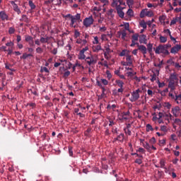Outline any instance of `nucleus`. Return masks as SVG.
Returning <instances> with one entry per match:
<instances>
[{
    "mask_svg": "<svg viewBox=\"0 0 181 181\" xmlns=\"http://www.w3.org/2000/svg\"><path fill=\"white\" fill-rule=\"evenodd\" d=\"M99 2H101V4H103V6H105L107 5H109L110 1L108 0H98Z\"/></svg>",
    "mask_w": 181,
    "mask_h": 181,
    "instance_id": "obj_41",
    "label": "nucleus"
},
{
    "mask_svg": "<svg viewBox=\"0 0 181 181\" xmlns=\"http://www.w3.org/2000/svg\"><path fill=\"white\" fill-rule=\"evenodd\" d=\"M32 54H26V53H24L22 57H21V59H23L24 60L28 59V57H32Z\"/></svg>",
    "mask_w": 181,
    "mask_h": 181,
    "instance_id": "obj_37",
    "label": "nucleus"
},
{
    "mask_svg": "<svg viewBox=\"0 0 181 181\" xmlns=\"http://www.w3.org/2000/svg\"><path fill=\"white\" fill-rule=\"evenodd\" d=\"M116 84H117L118 87L123 88L124 87V82L121 80H116Z\"/></svg>",
    "mask_w": 181,
    "mask_h": 181,
    "instance_id": "obj_33",
    "label": "nucleus"
},
{
    "mask_svg": "<svg viewBox=\"0 0 181 181\" xmlns=\"http://www.w3.org/2000/svg\"><path fill=\"white\" fill-rule=\"evenodd\" d=\"M76 43L78 45H81V46L83 47V46H86V45H87V40H83L81 38H78L76 40Z\"/></svg>",
    "mask_w": 181,
    "mask_h": 181,
    "instance_id": "obj_19",
    "label": "nucleus"
},
{
    "mask_svg": "<svg viewBox=\"0 0 181 181\" xmlns=\"http://www.w3.org/2000/svg\"><path fill=\"white\" fill-rule=\"evenodd\" d=\"M139 24L143 29H146V23H145V21H141Z\"/></svg>",
    "mask_w": 181,
    "mask_h": 181,
    "instance_id": "obj_48",
    "label": "nucleus"
},
{
    "mask_svg": "<svg viewBox=\"0 0 181 181\" xmlns=\"http://www.w3.org/2000/svg\"><path fill=\"white\" fill-rule=\"evenodd\" d=\"M88 66H93L97 63V56H94L89 53V56L84 59Z\"/></svg>",
    "mask_w": 181,
    "mask_h": 181,
    "instance_id": "obj_1",
    "label": "nucleus"
},
{
    "mask_svg": "<svg viewBox=\"0 0 181 181\" xmlns=\"http://www.w3.org/2000/svg\"><path fill=\"white\" fill-rule=\"evenodd\" d=\"M146 130L147 132H153V127H152V125L147 124L146 125Z\"/></svg>",
    "mask_w": 181,
    "mask_h": 181,
    "instance_id": "obj_26",
    "label": "nucleus"
},
{
    "mask_svg": "<svg viewBox=\"0 0 181 181\" xmlns=\"http://www.w3.org/2000/svg\"><path fill=\"white\" fill-rule=\"evenodd\" d=\"M139 93H141V90L139 89H137L132 93L131 98L132 101H136V100L139 98Z\"/></svg>",
    "mask_w": 181,
    "mask_h": 181,
    "instance_id": "obj_10",
    "label": "nucleus"
},
{
    "mask_svg": "<svg viewBox=\"0 0 181 181\" xmlns=\"http://www.w3.org/2000/svg\"><path fill=\"white\" fill-rule=\"evenodd\" d=\"M101 83L103 84L104 86H107L108 85V81H107V79H101L100 80Z\"/></svg>",
    "mask_w": 181,
    "mask_h": 181,
    "instance_id": "obj_56",
    "label": "nucleus"
},
{
    "mask_svg": "<svg viewBox=\"0 0 181 181\" xmlns=\"http://www.w3.org/2000/svg\"><path fill=\"white\" fill-rule=\"evenodd\" d=\"M124 132L126 135H131V130L129 129H124Z\"/></svg>",
    "mask_w": 181,
    "mask_h": 181,
    "instance_id": "obj_64",
    "label": "nucleus"
},
{
    "mask_svg": "<svg viewBox=\"0 0 181 181\" xmlns=\"http://www.w3.org/2000/svg\"><path fill=\"white\" fill-rule=\"evenodd\" d=\"M173 117V116L170 113H168V114L165 113L164 119L165 121L167 122H166L167 124L170 123V120L172 119Z\"/></svg>",
    "mask_w": 181,
    "mask_h": 181,
    "instance_id": "obj_14",
    "label": "nucleus"
},
{
    "mask_svg": "<svg viewBox=\"0 0 181 181\" xmlns=\"http://www.w3.org/2000/svg\"><path fill=\"white\" fill-rule=\"evenodd\" d=\"M119 2H121V0H112V6H113V8H118V6H121L119 5Z\"/></svg>",
    "mask_w": 181,
    "mask_h": 181,
    "instance_id": "obj_21",
    "label": "nucleus"
},
{
    "mask_svg": "<svg viewBox=\"0 0 181 181\" xmlns=\"http://www.w3.org/2000/svg\"><path fill=\"white\" fill-rule=\"evenodd\" d=\"M40 71L41 73H43V71H45V73H49V69L47 67L44 66L41 67Z\"/></svg>",
    "mask_w": 181,
    "mask_h": 181,
    "instance_id": "obj_52",
    "label": "nucleus"
},
{
    "mask_svg": "<svg viewBox=\"0 0 181 181\" xmlns=\"http://www.w3.org/2000/svg\"><path fill=\"white\" fill-rule=\"evenodd\" d=\"M123 9H125V7L118 6L116 8V11H117V15H119V18H124V16H125V13L122 11Z\"/></svg>",
    "mask_w": 181,
    "mask_h": 181,
    "instance_id": "obj_12",
    "label": "nucleus"
},
{
    "mask_svg": "<svg viewBox=\"0 0 181 181\" xmlns=\"http://www.w3.org/2000/svg\"><path fill=\"white\" fill-rule=\"evenodd\" d=\"M107 36H110V34H103L101 35V40L104 41V40H108V38H107Z\"/></svg>",
    "mask_w": 181,
    "mask_h": 181,
    "instance_id": "obj_47",
    "label": "nucleus"
},
{
    "mask_svg": "<svg viewBox=\"0 0 181 181\" xmlns=\"http://www.w3.org/2000/svg\"><path fill=\"white\" fill-rule=\"evenodd\" d=\"M13 10L15 11V12H17V13H21V9H19V7H18L17 4H14V6H13Z\"/></svg>",
    "mask_w": 181,
    "mask_h": 181,
    "instance_id": "obj_39",
    "label": "nucleus"
},
{
    "mask_svg": "<svg viewBox=\"0 0 181 181\" xmlns=\"http://www.w3.org/2000/svg\"><path fill=\"white\" fill-rule=\"evenodd\" d=\"M117 37H121L123 40H125V37H127V31H118L117 32Z\"/></svg>",
    "mask_w": 181,
    "mask_h": 181,
    "instance_id": "obj_16",
    "label": "nucleus"
},
{
    "mask_svg": "<svg viewBox=\"0 0 181 181\" xmlns=\"http://www.w3.org/2000/svg\"><path fill=\"white\" fill-rule=\"evenodd\" d=\"M5 66H6V69H7V70H11V71H15V69H11V64H5Z\"/></svg>",
    "mask_w": 181,
    "mask_h": 181,
    "instance_id": "obj_54",
    "label": "nucleus"
},
{
    "mask_svg": "<svg viewBox=\"0 0 181 181\" xmlns=\"http://www.w3.org/2000/svg\"><path fill=\"white\" fill-rule=\"evenodd\" d=\"M126 74L127 75V77H134V76L136 74V73H135L134 71H128Z\"/></svg>",
    "mask_w": 181,
    "mask_h": 181,
    "instance_id": "obj_42",
    "label": "nucleus"
},
{
    "mask_svg": "<svg viewBox=\"0 0 181 181\" xmlns=\"http://www.w3.org/2000/svg\"><path fill=\"white\" fill-rule=\"evenodd\" d=\"M126 62H127V64L132 66V64L134 63V57L130 54L127 55Z\"/></svg>",
    "mask_w": 181,
    "mask_h": 181,
    "instance_id": "obj_15",
    "label": "nucleus"
},
{
    "mask_svg": "<svg viewBox=\"0 0 181 181\" xmlns=\"http://www.w3.org/2000/svg\"><path fill=\"white\" fill-rule=\"evenodd\" d=\"M165 21H166V16H160L159 17V21L160 22V23H162L163 25H165Z\"/></svg>",
    "mask_w": 181,
    "mask_h": 181,
    "instance_id": "obj_30",
    "label": "nucleus"
},
{
    "mask_svg": "<svg viewBox=\"0 0 181 181\" xmlns=\"http://www.w3.org/2000/svg\"><path fill=\"white\" fill-rule=\"evenodd\" d=\"M139 37V35H138V34H135L132 36V42H135L136 43V42H138V38Z\"/></svg>",
    "mask_w": 181,
    "mask_h": 181,
    "instance_id": "obj_38",
    "label": "nucleus"
},
{
    "mask_svg": "<svg viewBox=\"0 0 181 181\" xmlns=\"http://www.w3.org/2000/svg\"><path fill=\"white\" fill-rule=\"evenodd\" d=\"M93 49V52H94L95 53H98V52L100 50H101V45L98 44V45H93L92 47Z\"/></svg>",
    "mask_w": 181,
    "mask_h": 181,
    "instance_id": "obj_20",
    "label": "nucleus"
},
{
    "mask_svg": "<svg viewBox=\"0 0 181 181\" xmlns=\"http://www.w3.org/2000/svg\"><path fill=\"white\" fill-rule=\"evenodd\" d=\"M181 49V46L180 45H177L173 47L170 49V53L173 54H176Z\"/></svg>",
    "mask_w": 181,
    "mask_h": 181,
    "instance_id": "obj_13",
    "label": "nucleus"
},
{
    "mask_svg": "<svg viewBox=\"0 0 181 181\" xmlns=\"http://www.w3.org/2000/svg\"><path fill=\"white\" fill-rule=\"evenodd\" d=\"M168 87L172 90V91H173L175 90V83L170 82L168 84Z\"/></svg>",
    "mask_w": 181,
    "mask_h": 181,
    "instance_id": "obj_44",
    "label": "nucleus"
},
{
    "mask_svg": "<svg viewBox=\"0 0 181 181\" xmlns=\"http://www.w3.org/2000/svg\"><path fill=\"white\" fill-rule=\"evenodd\" d=\"M153 117L152 119H153V121H154V122L158 121V119H159V117H156V112H154L153 114Z\"/></svg>",
    "mask_w": 181,
    "mask_h": 181,
    "instance_id": "obj_57",
    "label": "nucleus"
},
{
    "mask_svg": "<svg viewBox=\"0 0 181 181\" xmlns=\"http://www.w3.org/2000/svg\"><path fill=\"white\" fill-rule=\"evenodd\" d=\"M106 74H107V78H108V80H110V78L112 77V75H111V73H110V71H107Z\"/></svg>",
    "mask_w": 181,
    "mask_h": 181,
    "instance_id": "obj_60",
    "label": "nucleus"
},
{
    "mask_svg": "<svg viewBox=\"0 0 181 181\" xmlns=\"http://www.w3.org/2000/svg\"><path fill=\"white\" fill-rule=\"evenodd\" d=\"M174 101H175L177 104H181V93L175 95V99H174Z\"/></svg>",
    "mask_w": 181,
    "mask_h": 181,
    "instance_id": "obj_22",
    "label": "nucleus"
},
{
    "mask_svg": "<svg viewBox=\"0 0 181 181\" xmlns=\"http://www.w3.org/2000/svg\"><path fill=\"white\" fill-rule=\"evenodd\" d=\"M160 42L166 43L168 42V37L160 35Z\"/></svg>",
    "mask_w": 181,
    "mask_h": 181,
    "instance_id": "obj_28",
    "label": "nucleus"
},
{
    "mask_svg": "<svg viewBox=\"0 0 181 181\" xmlns=\"http://www.w3.org/2000/svg\"><path fill=\"white\" fill-rule=\"evenodd\" d=\"M156 168H161L162 169L165 168L166 167V160L165 159H160V161L158 164H155Z\"/></svg>",
    "mask_w": 181,
    "mask_h": 181,
    "instance_id": "obj_11",
    "label": "nucleus"
},
{
    "mask_svg": "<svg viewBox=\"0 0 181 181\" xmlns=\"http://www.w3.org/2000/svg\"><path fill=\"white\" fill-rule=\"evenodd\" d=\"M117 141H119V142H122V141H124V134H119L117 139Z\"/></svg>",
    "mask_w": 181,
    "mask_h": 181,
    "instance_id": "obj_43",
    "label": "nucleus"
},
{
    "mask_svg": "<svg viewBox=\"0 0 181 181\" xmlns=\"http://www.w3.org/2000/svg\"><path fill=\"white\" fill-rule=\"evenodd\" d=\"M101 11V8L97 7V6H93L92 7L91 12L94 14V12H100Z\"/></svg>",
    "mask_w": 181,
    "mask_h": 181,
    "instance_id": "obj_35",
    "label": "nucleus"
},
{
    "mask_svg": "<svg viewBox=\"0 0 181 181\" xmlns=\"http://www.w3.org/2000/svg\"><path fill=\"white\" fill-rule=\"evenodd\" d=\"M127 16H129V18H132L134 16V11L129 8L128 11H127Z\"/></svg>",
    "mask_w": 181,
    "mask_h": 181,
    "instance_id": "obj_27",
    "label": "nucleus"
},
{
    "mask_svg": "<svg viewBox=\"0 0 181 181\" xmlns=\"http://www.w3.org/2000/svg\"><path fill=\"white\" fill-rule=\"evenodd\" d=\"M8 33H10V35H12V34L15 33V28H10L9 30H8Z\"/></svg>",
    "mask_w": 181,
    "mask_h": 181,
    "instance_id": "obj_62",
    "label": "nucleus"
},
{
    "mask_svg": "<svg viewBox=\"0 0 181 181\" xmlns=\"http://www.w3.org/2000/svg\"><path fill=\"white\" fill-rule=\"evenodd\" d=\"M127 4L128 5L129 8H131L132 5H134V0H127Z\"/></svg>",
    "mask_w": 181,
    "mask_h": 181,
    "instance_id": "obj_49",
    "label": "nucleus"
},
{
    "mask_svg": "<svg viewBox=\"0 0 181 181\" xmlns=\"http://www.w3.org/2000/svg\"><path fill=\"white\" fill-rule=\"evenodd\" d=\"M174 124H175V125H178V127L180 128H181V119L179 118H176L174 120Z\"/></svg>",
    "mask_w": 181,
    "mask_h": 181,
    "instance_id": "obj_32",
    "label": "nucleus"
},
{
    "mask_svg": "<svg viewBox=\"0 0 181 181\" xmlns=\"http://www.w3.org/2000/svg\"><path fill=\"white\" fill-rule=\"evenodd\" d=\"M25 42H30L33 39V37L30 35H25Z\"/></svg>",
    "mask_w": 181,
    "mask_h": 181,
    "instance_id": "obj_53",
    "label": "nucleus"
},
{
    "mask_svg": "<svg viewBox=\"0 0 181 181\" xmlns=\"http://www.w3.org/2000/svg\"><path fill=\"white\" fill-rule=\"evenodd\" d=\"M153 49V44L149 43L147 45V50L150 54H152Z\"/></svg>",
    "mask_w": 181,
    "mask_h": 181,
    "instance_id": "obj_23",
    "label": "nucleus"
},
{
    "mask_svg": "<svg viewBox=\"0 0 181 181\" xmlns=\"http://www.w3.org/2000/svg\"><path fill=\"white\" fill-rule=\"evenodd\" d=\"M145 16L152 18V16H153V11L152 10H148V8L143 9L140 13V18H145Z\"/></svg>",
    "mask_w": 181,
    "mask_h": 181,
    "instance_id": "obj_5",
    "label": "nucleus"
},
{
    "mask_svg": "<svg viewBox=\"0 0 181 181\" xmlns=\"http://www.w3.org/2000/svg\"><path fill=\"white\" fill-rule=\"evenodd\" d=\"M93 23L94 18H93V16L84 18L83 21V25L85 26V28H90Z\"/></svg>",
    "mask_w": 181,
    "mask_h": 181,
    "instance_id": "obj_4",
    "label": "nucleus"
},
{
    "mask_svg": "<svg viewBox=\"0 0 181 181\" xmlns=\"http://www.w3.org/2000/svg\"><path fill=\"white\" fill-rule=\"evenodd\" d=\"M93 45H100V41L98 40V37H94V40L93 41Z\"/></svg>",
    "mask_w": 181,
    "mask_h": 181,
    "instance_id": "obj_45",
    "label": "nucleus"
},
{
    "mask_svg": "<svg viewBox=\"0 0 181 181\" xmlns=\"http://www.w3.org/2000/svg\"><path fill=\"white\" fill-rule=\"evenodd\" d=\"M139 42L140 43H143L144 45H146L148 42V39H146V35H141L139 36Z\"/></svg>",
    "mask_w": 181,
    "mask_h": 181,
    "instance_id": "obj_18",
    "label": "nucleus"
},
{
    "mask_svg": "<svg viewBox=\"0 0 181 181\" xmlns=\"http://www.w3.org/2000/svg\"><path fill=\"white\" fill-rule=\"evenodd\" d=\"M144 148L148 151V152H151V146L148 142H146L143 144Z\"/></svg>",
    "mask_w": 181,
    "mask_h": 181,
    "instance_id": "obj_31",
    "label": "nucleus"
},
{
    "mask_svg": "<svg viewBox=\"0 0 181 181\" xmlns=\"http://www.w3.org/2000/svg\"><path fill=\"white\" fill-rule=\"evenodd\" d=\"M170 80H171L172 81H175V80L177 81V75L176 74V73H173L170 74Z\"/></svg>",
    "mask_w": 181,
    "mask_h": 181,
    "instance_id": "obj_24",
    "label": "nucleus"
},
{
    "mask_svg": "<svg viewBox=\"0 0 181 181\" xmlns=\"http://www.w3.org/2000/svg\"><path fill=\"white\" fill-rule=\"evenodd\" d=\"M170 139L173 142H177V136H176V134H173L170 136Z\"/></svg>",
    "mask_w": 181,
    "mask_h": 181,
    "instance_id": "obj_34",
    "label": "nucleus"
},
{
    "mask_svg": "<svg viewBox=\"0 0 181 181\" xmlns=\"http://www.w3.org/2000/svg\"><path fill=\"white\" fill-rule=\"evenodd\" d=\"M139 50H140V52L144 54V57H146V54L148 52L146 47H145L144 45H140L139 46Z\"/></svg>",
    "mask_w": 181,
    "mask_h": 181,
    "instance_id": "obj_17",
    "label": "nucleus"
},
{
    "mask_svg": "<svg viewBox=\"0 0 181 181\" xmlns=\"http://www.w3.org/2000/svg\"><path fill=\"white\" fill-rule=\"evenodd\" d=\"M160 129L162 131V132H168V127L165 125L160 126Z\"/></svg>",
    "mask_w": 181,
    "mask_h": 181,
    "instance_id": "obj_40",
    "label": "nucleus"
},
{
    "mask_svg": "<svg viewBox=\"0 0 181 181\" xmlns=\"http://www.w3.org/2000/svg\"><path fill=\"white\" fill-rule=\"evenodd\" d=\"M153 110L154 111H159V110H160V108H162V106L160 105H156L153 106Z\"/></svg>",
    "mask_w": 181,
    "mask_h": 181,
    "instance_id": "obj_46",
    "label": "nucleus"
},
{
    "mask_svg": "<svg viewBox=\"0 0 181 181\" xmlns=\"http://www.w3.org/2000/svg\"><path fill=\"white\" fill-rule=\"evenodd\" d=\"M164 117H165V113L160 112L158 113V119H160L161 118H164Z\"/></svg>",
    "mask_w": 181,
    "mask_h": 181,
    "instance_id": "obj_61",
    "label": "nucleus"
},
{
    "mask_svg": "<svg viewBox=\"0 0 181 181\" xmlns=\"http://www.w3.org/2000/svg\"><path fill=\"white\" fill-rule=\"evenodd\" d=\"M0 17L3 21H5V19H8V16L6 13H5V11L0 12Z\"/></svg>",
    "mask_w": 181,
    "mask_h": 181,
    "instance_id": "obj_29",
    "label": "nucleus"
},
{
    "mask_svg": "<svg viewBox=\"0 0 181 181\" xmlns=\"http://www.w3.org/2000/svg\"><path fill=\"white\" fill-rule=\"evenodd\" d=\"M29 6H30L31 9H35L36 8V6H35V4H33V1H28Z\"/></svg>",
    "mask_w": 181,
    "mask_h": 181,
    "instance_id": "obj_51",
    "label": "nucleus"
},
{
    "mask_svg": "<svg viewBox=\"0 0 181 181\" xmlns=\"http://www.w3.org/2000/svg\"><path fill=\"white\" fill-rule=\"evenodd\" d=\"M129 54V51L127 49H124L121 52V53L119 54V56L122 57V56H125V57H127V56H128Z\"/></svg>",
    "mask_w": 181,
    "mask_h": 181,
    "instance_id": "obj_25",
    "label": "nucleus"
},
{
    "mask_svg": "<svg viewBox=\"0 0 181 181\" xmlns=\"http://www.w3.org/2000/svg\"><path fill=\"white\" fill-rule=\"evenodd\" d=\"M36 52L38 53L39 54H42V53H43V49H42V47H38L37 48H36Z\"/></svg>",
    "mask_w": 181,
    "mask_h": 181,
    "instance_id": "obj_50",
    "label": "nucleus"
},
{
    "mask_svg": "<svg viewBox=\"0 0 181 181\" xmlns=\"http://www.w3.org/2000/svg\"><path fill=\"white\" fill-rule=\"evenodd\" d=\"M40 42H41V43H47V42H49V37H42L40 40Z\"/></svg>",
    "mask_w": 181,
    "mask_h": 181,
    "instance_id": "obj_36",
    "label": "nucleus"
},
{
    "mask_svg": "<svg viewBox=\"0 0 181 181\" xmlns=\"http://www.w3.org/2000/svg\"><path fill=\"white\" fill-rule=\"evenodd\" d=\"M150 144H152L153 145V144H156V139H155V137H152L150 139Z\"/></svg>",
    "mask_w": 181,
    "mask_h": 181,
    "instance_id": "obj_63",
    "label": "nucleus"
},
{
    "mask_svg": "<svg viewBox=\"0 0 181 181\" xmlns=\"http://www.w3.org/2000/svg\"><path fill=\"white\" fill-rule=\"evenodd\" d=\"M87 52H88V46L83 47L82 49L80 50L79 54L78 55V59L79 60H84L87 57L86 56V54H87Z\"/></svg>",
    "mask_w": 181,
    "mask_h": 181,
    "instance_id": "obj_6",
    "label": "nucleus"
},
{
    "mask_svg": "<svg viewBox=\"0 0 181 181\" xmlns=\"http://www.w3.org/2000/svg\"><path fill=\"white\" fill-rule=\"evenodd\" d=\"M118 118L120 121H127V119H129V112L120 113L118 115Z\"/></svg>",
    "mask_w": 181,
    "mask_h": 181,
    "instance_id": "obj_8",
    "label": "nucleus"
},
{
    "mask_svg": "<svg viewBox=\"0 0 181 181\" xmlns=\"http://www.w3.org/2000/svg\"><path fill=\"white\" fill-rule=\"evenodd\" d=\"M171 114H173V117L177 118L180 114V107L175 106L171 109Z\"/></svg>",
    "mask_w": 181,
    "mask_h": 181,
    "instance_id": "obj_7",
    "label": "nucleus"
},
{
    "mask_svg": "<svg viewBox=\"0 0 181 181\" xmlns=\"http://www.w3.org/2000/svg\"><path fill=\"white\" fill-rule=\"evenodd\" d=\"M93 16L94 22H98V23H103L104 21V18L101 17L100 14L93 12Z\"/></svg>",
    "mask_w": 181,
    "mask_h": 181,
    "instance_id": "obj_9",
    "label": "nucleus"
},
{
    "mask_svg": "<svg viewBox=\"0 0 181 181\" xmlns=\"http://www.w3.org/2000/svg\"><path fill=\"white\" fill-rule=\"evenodd\" d=\"M76 22H81V14L77 13L76 16H71L70 26L71 28H76V25H74Z\"/></svg>",
    "mask_w": 181,
    "mask_h": 181,
    "instance_id": "obj_3",
    "label": "nucleus"
},
{
    "mask_svg": "<svg viewBox=\"0 0 181 181\" xmlns=\"http://www.w3.org/2000/svg\"><path fill=\"white\" fill-rule=\"evenodd\" d=\"M155 53L156 54H160V53H163V54L168 56V54H169V51L166 49L165 46L159 45L156 48Z\"/></svg>",
    "mask_w": 181,
    "mask_h": 181,
    "instance_id": "obj_2",
    "label": "nucleus"
},
{
    "mask_svg": "<svg viewBox=\"0 0 181 181\" xmlns=\"http://www.w3.org/2000/svg\"><path fill=\"white\" fill-rule=\"evenodd\" d=\"M168 64H170V66L175 65V62H173V59H170L167 61Z\"/></svg>",
    "mask_w": 181,
    "mask_h": 181,
    "instance_id": "obj_58",
    "label": "nucleus"
},
{
    "mask_svg": "<svg viewBox=\"0 0 181 181\" xmlns=\"http://www.w3.org/2000/svg\"><path fill=\"white\" fill-rule=\"evenodd\" d=\"M114 12V9L110 8L108 11H107V15H109L110 16H111V18H112V13Z\"/></svg>",
    "mask_w": 181,
    "mask_h": 181,
    "instance_id": "obj_59",
    "label": "nucleus"
},
{
    "mask_svg": "<svg viewBox=\"0 0 181 181\" xmlns=\"http://www.w3.org/2000/svg\"><path fill=\"white\" fill-rule=\"evenodd\" d=\"M174 66L175 69H177V70H180L181 69V65H180V64L177 62L174 63Z\"/></svg>",
    "mask_w": 181,
    "mask_h": 181,
    "instance_id": "obj_55",
    "label": "nucleus"
}]
</instances>
